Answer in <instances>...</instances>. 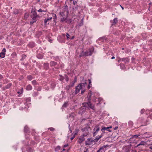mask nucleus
I'll use <instances>...</instances> for the list:
<instances>
[{
  "label": "nucleus",
  "instance_id": "obj_46",
  "mask_svg": "<svg viewBox=\"0 0 152 152\" xmlns=\"http://www.w3.org/2000/svg\"><path fill=\"white\" fill-rule=\"evenodd\" d=\"M74 38V36H72V37L70 38H69V39H71V40H72V39H73Z\"/></svg>",
  "mask_w": 152,
  "mask_h": 152
},
{
  "label": "nucleus",
  "instance_id": "obj_10",
  "mask_svg": "<svg viewBox=\"0 0 152 152\" xmlns=\"http://www.w3.org/2000/svg\"><path fill=\"white\" fill-rule=\"evenodd\" d=\"M103 135V133H102L100 136H98L96 137V138L94 139L93 140L94 142L95 143V142H97L101 138Z\"/></svg>",
  "mask_w": 152,
  "mask_h": 152
},
{
  "label": "nucleus",
  "instance_id": "obj_25",
  "mask_svg": "<svg viewBox=\"0 0 152 152\" xmlns=\"http://www.w3.org/2000/svg\"><path fill=\"white\" fill-rule=\"evenodd\" d=\"M37 57L38 58H39V59H41V58H42L43 56L42 55L40 56V55L39 54H38L37 55Z\"/></svg>",
  "mask_w": 152,
  "mask_h": 152
},
{
  "label": "nucleus",
  "instance_id": "obj_13",
  "mask_svg": "<svg viewBox=\"0 0 152 152\" xmlns=\"http://www.w3.org/2000/svg\"><path fill=\"white\" fill-rule=\"evenodd\" d=\"M102 100V99L101 98H96L95 99V100L94 101V102H96L97 101H98L99 102L97 104H99L100 102H101Z\"/></svg>",
  "mask_w": 152,
  "mask_h": 152
},
{
  "label": "nucleus",
  "instance_id": "obj_54",
  "mask_svg": "<svg viewBox=\"0 0 152 152\" xmlns=\"http://www.w3.org/2000/svg\"><path fill=\"white\" fill-rule=\"evenodd\" d=\"M122 61V60H121V59H120L118 61L119 62L120 61Z\"/></svg>",
  "mask_w": 152,
  "mask_h": 152
},
{
  "label": "nucleus",
  "instance_id": "obj_3",
  "mask_svg": "<svg viewBox=\"0 0 152 152\" xmlns=\"http://www.w3.org/2000/svg\"><path fill=\"white\" fill-rule=\"evenodd\" d=\"M86 84V82L84 83H81L80 84L77 86L76 87V89L75 91V94H77L80 91L81 89L83 88V87H85V86Z\"/></svg>",
  "mask_w": 152,
  "mask_h": 152
},
{
  "label": "nucleus",
  "instance_id": "obj_23",
  "mask_svg": "<svg viewBox=\"0 0 152 152\" xmlns=\"http://www.w3.org/2000/svg\"><path fill=\"white\" fill-rule=\"evenodd\" d=\"M85 87H84L83 86V88L81 89V94H83L85 91Z\"/></svg>",
  "mask_w": 152,
  "mask_h": 152
},
{
  "label": "nucleus",
  "instance_id": "obj_47",
  "mask_svg": "<svg viewBox=\"0 0 152 152\" xmlns=\"http://www.w3.org/2000/svg\"><path fill=\"white\" fill-rule=\"evenodd\" d=\"M26 100L27 101H30V99L29 98H27L26 99Z\"/></svg>",
  "mask_w": 152,
  "mask_h": 152
},
{
  "label": "nucleus",
  "instance_id": "obj_50",
  "mask_svg": "<svg viewBox=\"0 0 152 152\" xmlns=\"http://www.w3.org/2000/svg\"><path fill=\"white\" fill-rule=\"evenodd\" d=\"M77 1H73V4H74V5H75L77 3Z\"/></svg>",
  "mask_w": 152,
  "mask_h": 152
},
{
  "label": "nucleus",
  "instance_id": "obj_27",
  "mask_svg": "<svg viewBox=\"0 0 152 152\" xmlns=\"http://www.w3.org/2000/svg\"><path fill=\"white\" fill-rule=\"evenodd\" d=\"M59 79L60 80H62L64 79V78L63 76L60 75H59Z\"/></svg>",
  "mask_w": 152,
  "mask_h": 152
},
{
  "label": "nucleus",
  "instance_id": "obj_11",
  "mask_svg": "<svg viewBox=\"0 0 152 152\" xmlns=\"http://www.w3.org/2000/svg\"><path fill=\"white\" fill-rule=\"evenodd\" d=\"M121 60H122V61H124L125 63L128 62L129 61V59L128 58H121Z\"/></svg>",
  "mask_w": 152,
  "mask_h": 152
},
{
  "label": "nucleus",
  "instance_id": "obj_58",
  "mask_svg": "<svg viewBox=\"0 0 152 152\" xmlns=\"http://www.w3.org/2000/svg\"><path fill=\"white\" fill-rule=\"evenodd\" d=\"M150 118L152 119V116H151Z\"/></svg>",
  "mask_w": 152,
  "mask_h": 152
},
{
  "label": "nucleus",
  "instance_id": "obj_28",
  "mask_svg": "<svg viewBox=\"0 0 152 152\" xmlns=\"http://www.w3.org/2000/svg\"><path fill=\"white\" fill-rule=\"evenodd\" d=\"M52 16L53 17L55 18V19H54V20H56V15L55 14L53 13L52 14Z\"/></svg>",
  "mask_w": 152,
  "mask_h": 152
},
{
  "label": "nucleus",
  "instance_id": "obj_1",
  "mask_svg": "<svg viewBox=\"0 0 152 152\" xmlns=\"http://www.w3.org/2000/svg\"><path fill=\"white\" fill-rule=\"evenodd\" d=\"M92 95V93L91 92V91H89V92H88V95L87 96V98L88 99V100L89 101V102L86 103H84L83 104V107H85V109L83 110L84 111L85 110L86 108H85V106L87 105L88 106L91 108L93 110L94 109V106L92 105L90 102V100L91 99V96Z\"/></svg>",
  "mask_w": 152,
  "mask_h": 152
},
{
  "label": "nucleus",
  "instance_id": "obj_40",
  "mask_svg": "<svg viewBox=\"0 0 152 152\" xmlns=\"http://www.w3.org/2000/svg\"><path fill=\"white\" fill-rule=\"evenodd\" d=\"M88 81H89V84L90 85H92V84H91V80H89V79L88 80Z\"/></svg>",
  "mask_w": 152,
  "mask_h": 152
},
{
  "label": "nucleus",
  "instance_id": "obj_33",
  "mask_svg": "<svg viewBox=\"0 0 152 152\" xmlns=\"http://www.w3.org/2000/svg\"><path fill=\"white\" fill-rule=\"evenodd\" d=\"M28 129V127L27 126H26L24 127V131L26 132H27V129Z\"/></svg>",
  "mask_w": 152,
  "mask_h": 152
},
{
  "label": "nucleus",
  "instance_id": "obj_43",
  "mask_svg": "<svg viewBox=\"0 0 152 152\" xmlns=\"http://www.w3.org/2000/svg\"><path fill=\"white\" fill-rule=\"evenodd\" d=\"M75 137V135L74 136H73L72 137H71V138H70L71 140H73V139Z\"/></svg>",
  "mask_w": 152,
  "mask_h": 152
},
{
  "label": "nucleus",
  "instance_id": "obj_45",
  "mask_svg": "<svg viewBox=\"0 0 152 152\" xmlns=\"http://www.w3.org/2000/svg\"><path fill=\"white\" fill-rule=\"evenodd\" d=\"M60 149V147L59 146H58L56 147V149Z\"/></svg>",
  "mask_w": 152,
  "mask_h": 152
},
{
  "label": "nucleus",
  "instance_id": "obj_59",
  "mask_svg": "<svg viewBox=\"0 0 152 152\" xmlns=\"http://www.w3.org/2000/svg\"><path fill=\"white\" fill-rule=\"evenodd\" d=\"M38 91H40V90H41V89H40H40L39 88V89H38Z\"/></svg>",
  "mask_w": 152,
  "mask_h": 152
},
{
  "label": "nucleus",
  "instance_id": "obj_61",
  "mask_svg": "<svg viewBox=\"0 0 152 152\" xmlns=\"http://www.w3.org/2000/svg\"><path fill=\"white\" fill-rule=\"evenodd\" d=\"M63 151H64V150H65V149H63Z\"/></svg>",
  "mask_w": 152,
  "mask_h": 152
},
{
  "label": "nucleus",
  "instance_id": "obj_63",
  "mask_svg": "<svg viewBox=\"0 0 152 152\" xmlns=\"http://www.w3.org/2000/svg\"><path fill=\"white\" fill-rule=\"evenodd\" d=\"M49 41H50V42H51V40H49Z\"/></svg>",
  "mask_w": 152,
  "mask_h": 152
},
{
  "label": "nucleus",
  "instance_id": "obj_62",
  "mask_svg": "<svg viewBox=\"0 0 152 152\" xmlns=\"http://www.w3.org/2000/svg\"><path fill=\"white\" fill-rule=\"evenodd\" d=\"M49 41H50V42H51V40H49Z\"/></svg>",
  "mask_w": 152,
  "mask_h": 152
},
{
  "label": "nucleus",
  "instance_id": "obj_37",
  "mask_svg": "<svg viewBox=\"0 0 152 152\" xmlns=\"http://www.w3.org/2000/svg\"><path fill=\"white\" fill-rule=\"evenodd\" d=\"M38 11L39 12H43L44 11V10H43L42 9H39L38 10Z\"/></svg>",
  "mask_w": 152,
  "mask_h": 152
},
{
  "label": "nucleus",
  "instance_id": "obj_24",
  "mask_svg": "<svg viewBox=\"0 0 152 152\" xmlns=\"http://www.w3.org/2000/svg\"><path fill=\"white\" fill-rule=\"evenodd\" d=\"M69 37H70V35H69V34L68 33H66V37L67 38V40H68L69 39V38H69Z\"/></svg>",
  "mask_w": 152,
  "mask_h": 152
},
{
  "label": "nucleus",
  "instance_id": "obj_21",
  "mask_svg": "<svg viewBox=\"0 0 152 152\" xmlns=\"http://www.w3.org/2000/svg\"><path fill=\"white\" fill-rule=\"evenodd\" d=\"M27 151L28 152H34V150L31 148H29L27 150Z\"/></svg>",
  "mask_w": 152,
  "mask_h": 152
},
{
  "label": "nucleus",
  "instance_id": "obj_34",
  "mask_svg": "<svg viewBox=\"0 0 152 152\" xmlns=\"http://www.w3.org/2000/svg\"><path fill=\"white\" fill-rule=\"evenodd\" d=\"M29 16L28 14H26L24 16L25 18H27Z\"/></svg>",
  "mask_w": 152,
  "mask_h": 152
},
{
  "label": "nucleus",
  "instance_id": "obj_57",
  "mask_svg": "<svg viewBox=\"0 0 152 152\" xmlns=\"http://www.w3.org/2000/svg\"><path fill=\"white\" fill-rule=\"evenodd\" d=\"M23 57H25L26 56V55H23Z\"/></svg>",
  "mask_w": 152,
  "mask_h": 152
},
{
  "label": "nucleus",
  "instance_id": "obj_56",
  "mask_svg": "<svg viewBox=\"0 0 152 152\" xmlns=\"http://www.w3.org/2000/svg\"><path fill=\"white\" fill-rule=\"evenodd\" d=\"M121 8H122V10H124V8L123 7H122V6H121Z\"/></svg>",
  "mask_w": 152,
  "mask_h": 152
},
{
  "label": "nucleus",
  "instance_id": "obj_53",
  "mask_svg": "<svg viewBox=\"0 0 152 152\" xmlns=\"http://www.w3.org/2000/svg\"><path fill=\"white\" fill-rule=\"evenodd\" d=\"M115 58V57H114V56H113V57H112V58H111V59H114Z\"/></svg>",
  "mask_w": 152,
  "mask_h": 152
},
{
  "label": "nucleus",
  "instance_id": "obj_30",
  "mask_svg": "<svg viewBox=\"0 0 152 152\" xmlns=\"http://www.w3.org/2000/svg\"><path fill=\"white\" fill-rule=\"evenodd\" d=\"M71 86H70V85H67L66 86V89L68 90L70 88V87H71Z\"/></svg>",
  "mask_w": 152,
  "mask_h": 152
},
{
  "label": "nucleus",
  "instance_id": "obj_19",
  "mask_svg": "<svg viewBox=\"0 0 152 152\" xmlns=\"http://www.w3.org/2000/svg\"><path fill=\"white\" fill-rule=\"evenodd\" d=\"M56 63L55 62L52 61L50 63V65L51 66H54L56 65Z\"/></svg>",
  "mask_w": 152,
  "mask_h": 152
},
{
  "label": "nucleus",
  "instance_id": "obj_12",
  "mask_svg": "<svg viewBox=\"0 0 152 152\" xmlns=\"http://www.w3.org/2000/svg\"><path fill=\"white\" fill-rule=\"evenodd\" d=\"M61 38L60 36H58V40L61 42H65V39H63V40H61Z\"/></svg>",
  "mask_w": 152,
  "mask_h": 152
},
{
  "label": "nucleus",
  "instance_id": "obj_9",
  "mask_svg": "<svg viewBox=\"0 0 152 152\" xmlns=\"http://www.w3.org/2000/svg\"><path fill=\"white\" fill-rule=\"evenodd\" d=\"M6 51V49L5 48H4L3 49L2 52L0 53V57L1 58H3L4 57Z\"/></svg>",
  "mask_w": 152,
  "mask_h": 152
},
{
  "label": "nucleus",
  "instance_id": "obj_31",
  "mask_svg": "<svg viewBox=\"0 0 152 152\" xmlns=\"http://www.w3.org/2000/svg\"><path fill=\"white\" fill-rule=\"evenodd\" d=\"M30 80H31L32 79V78L31 76L29 75L27 77Z\"/></svg>",
  "mask_w": 152,
  "mask_h": 152
},
{
  "label": "nucleus",
  "instance_id": "obj_52",
  "mask_svg": "<svg viewBox=\"0 0 152 152\" xmlns=\"http://www.w3.org/2000/svg\"><path fill=\"white\" fill-rule=\"evenodd\" d=\"M129 124H131L132 125V121H130L129 122Z\"/></svg>",
  "mask_w": 152,
  "mask_h": 152
},
{
  "label": "nucleus",
  "instance_id": "obj_49",
  "mask_svg": "<svg viewBox=\"0 0 152 152\" xmlns=\"http://www.w3.org/2000/svg\"><path fill=\"white\" fill-rule=\"evenodd\" d=\"M66 81L67 82L69 80V78L67 77H66Z\"/></svg>",
  "mask_w": 152,
  "mask_h": 152
},
{
  "label": "nucleus",
  "instance_id": "obj_4",
  "mask_svg": "<svg viewBox=\"0 0 152 152\" xmlns=\"http://www.w3.org/2000/svg\"><path fill=\"white\" fill-rule=\"evenodd\" d=\"M99 129L100 127L99 125H97L94 127L93 129V133L94 136H95L97 134Z\"/></svg>",
  "mask_w": 152,
  "mask_h": 152
},
{
  "label": "nucleus",
  "instance_id": "obj_35",
  "mask_svg": "<svg viewBox=\"0 0 152 152\" xmlns=\"http://www.w3.org/2000/svg\"><path fill=\"white\" fill-rule=\"evenodd\" d=\"M36 81L35 80H34L32 81V83L33 84H35L36 83Z\"/></svg>",
  "mask_w": 152,
  "mask_h": 152
},
{
  "label": "nucleus",
  "instance_id": "obj_18",
  "mask_svg": "<svg viewBox=\"0 0 152 152\" xmlns=\"http://www.w3.org/2000/svg\"><path fill=\"white\" fill-rule=\"evenodd\" d=\"M52 17H50L49 18H47L46 19H45L44 20L45 23H46L48 21L52 19Z\"/></svg>",
  "mask_w": 152,
  "mask_h": 152
},
{
  "label": "nucleus",
  "instance_id": "obj_15",
  "mask_svg": "<svg viewBox=\"0 0 152 152\" xmlns=\"http://www.w3.org/2000/svg\"><path fill=\"white\" fill-rule=\"evenodd\" d=\"M32 88V87L30 85H28L26 87V90L28 91L31 90Z\"/></svg>",
  "mask_w": 152,
  "mask_h": 152
},
{
  "label": "nucleus",
  "instance_id": "obj_17",
  "mask_svg": "<svg viewBox=\"0 0 152 152\" xmlns=\"http://www.w3.org/2000/svg\"><path fill=\"white\" fill-rule=\"evenodd\" d=\"M44 66L46 69H47L49 67V64L48 63H45L44 64Z\"/></svg>",
  "mask_w": 152,
  "mask_h": 152
},
{
  "label": "nucleus",
  "instance_id": "obj_14",
  "mask_svg": "<svg viewBox=\"0 0 152 152\" xmlns=\"http://www.w3.org/2000/svg\"><path fill=\"white\" fill-rule=\"evenodd\" d=\"M85 140V139L83 137H80L79 138L78 140V142L80 143H81L82 142Z\"/></svg>",
  "mask_w": 152,
  "mask_h": 152
},
{
  "label": "nucleus",
  "instance_id": "obj_64",
  "mask_svg": "<svg viewBox=\"0 0 152 152\" xmlns=\"http://www.w3.org/2000/svg\"><path fill=\"white\" fill-rule=\"evenodd\" d=\"M84 152H87V151H85Z\"/></svg>",
  "mask_w": 152,
  "mask_h": 152
},
{
  "label": "nucleus",
  "instance_id": "obj_6",
  "mask_svg": "<svg viewBox=\"0 0 152 152\" xmlns=\"http://www.w3.org/2000/svg\"><path fill=\"white\" fill-rule=\"evenodd\" d=\"M32 15H31V17L32 19L34 20V21L33 22L31 21L30 23L33 24L34 22H35L37 20V15L35 11L32 12Z\"/></svg>",
  "mask_w": 152,
  "mask_h": 152
},
{
  "label": "nucleus",
  "instance_id": "obj_51",
  "mask_svg": "<svg viewBox=\"0 0 152 152\" xmlns=\"http://www.w3.org/2000/svg\"><path fill=\"white\" fill-rule=\"evenodd\" d=\"M65 20V18H63V19L61 20H62V21H64V20Z\"/></svg>",
  "mask_w": 152,
  "mask_h": 152
},
{
  "label": "nucleus",
  "instance_id": "obj_29",
  "mask_svg": "<svg viewBox=\"0 0 152 152\" xmlns=\"http://www.w3.org/2000/svg\"><path fill=\"white\" fill-rule=\"evenodd\" d=\"M75 82H75L73 81L72 82V83L70 84V86L71 87L73 86L74 85V84Z\"/></svg>",
  "mask_w": 152,
  "mask_h": 152
},
{
  "label": "nucleus",
  "instance_id": "obj_55",
  "mask_svg": "<svg viewBox=\"0 0 152 152\" xmlns=\"http://www.w3.org/2000/svg\"><path fill=\"white\" fill-rule=\"evenodd\" d=\"M150 148L152 150V146H151L150 147Z\"/></svg>",
  "mask_w": 152,
  "mask_h": 152
},
{
  "label": "nucleus",
  "instance_id": "obj_38",
  "mask_svg": "<svg viewBox=\"0 0 152 152\" xmlns=\"http://www.w3.org/2000/svg\"><path fill=\"white\" fill-rule=\"evenodd\" d=\"M139 135H134L133 136V137H137L139 136Z\"/></svg>",
  "mask_w": 152,
  "mask_h": 152
},
{
  "label": "nucleus",
  "instance_id": "obj_7",
  "mask_svg": "<svg viewBox=\"0 0 152 152\" xmlns=\"http://www.w3.org/2000/svg\"><path fill=\"white\" fill-rule=\"evenodd\" d=\"M85 144L86 145H90L95 144V143L93 139L88 138L86 141Z\"/></svg>",
  "mask_w": 152,
  "mask_h": 152
},
{
  "label": "nucleus",
  "instance_id": "obj_20",
  "mask_svg": "<svg viewBox=\"0 0 152 152\" xmlns=\"http://www.w3.org/2000/svg\"><path fill=\"white\" fill-rule=\"evenodd\" d=\"M105 146H103L102 147L100 148V149H99L96 152H100V151L102 150L103 151L104 148H105Z\"/></svg>",
  "mask_w": 152,
  "mask_h": 152
},
{
  "label": "nucleus",
  "instance_id": "obj_39",
  "mask_svg": "<svg viewBox=\"0 0 152 152\" xmlns=\"http://www.w3.org/2000/svg\"><path fill=\"white\" fill-rule=\"evenodd\" d=\"M91 86H92V85H90L89 84V85L88 86V89H89L91 87Z\"/></svg>",
  "mask_w": 152,
  "mask_h": 152
},
{
  "label": "nucleus",
  "instance_id": "obj_22",
  "mask_svg": "<svg viewBox=\"0 0 152 152\" xmlns=\"http://www.w3.org/2000/svg\"><path fill=\"white\" fill-rule=\"evenodd\" d=\"M118 22V20H117V18H115L114 19H113V23H114V24H115L117 22Z\"/></svg>",
  "mask_w": 152,
  "mask_h": 152
},
{
  "label": "nucleus",
  "instance_id": "obj_44",
  "mask_svg": "<svg viewBox=\"0 0 152 152\" xmlns=\"http://www.w3.org/2000/svg\"><path fill=\"white\" fill-rule=\"evenodd\" d=\"M118 128V127L117 126H116L114 128V129L115 130L117 129Z\"/></svg>",
  "mask_w": 152,
  "mask_h": 152
},
{
  "label": "nucleus",
  "instance_id": "obj_26",
  "mask_svg": "<svg viewBox=\"0 0 152 152\" xmlns=\"http://www.w3.org/2000/svg\"><path fill=\"white\" fill-rule=\"evenodd\" d=\"M23 88H21V91H18V94H21L23 93Z\"/></svg>",
  "mask_w": 152,
  "mask_h": 152
},
{
  "label": "nucleus",
  "instance_id": "obj_41",
  "mask_svg": "<svg viewBox=\"0 0 152 152\" xmlns=\"http://www.w3.org/2000/svg\"><path fill=\"white\" fill-rule=\"evenodd\" d=\"M144 110L142 109L141 110V113H143L144 112Z\"/></svg>",
  "mask_w": 152,
  "mask_h": 152
},
{
  "label": "nucleus",
  "instance_id": "obj_48",
  "mask_svg": "<svg viewBox=\"0 0 152 152\" xmlns=\"http://www.w3.org/2000/svg\"><path fill=\"white\" fill-rule=\"evenodd\" d=\"M3 78V76L0 75V79L1 80Z\"/></svg>",
  "mask_w": 152,
  "mask_h": 152
},
{
  "label": "nucleus",
  "instance_id": "obj_5",
  "mask_svg": "<svg viewBox=\"0 0 152 152\" xmlns=\"http://www.w3.org/2000/svg\"><path fill=\"white\" fill-rule=\"evenodd\" d=\"M60 13L61 16L64 17L65 16H65L67 18L69 13V11L68 10L67 6L66 5L65 6L64 12H60Z\"/></svg>",
  "mask_w": 152,
  "mask_h": 152
},
{
  "label": "nucleus",
  "instance_id": "obj_42",
  "mask_svg": "<svg viewBox=\"0 0 152 152\" xmlns=\"http://www.w3.org/2000/svg\"><path fill=\"white\" fill-rule=\"evenodd\" d=\"M68 145V144H65V145H64V148H66V147H67Z\"/></svg>",
  "mask_w": 152,
  "mask_h": 152
},
{
  "label": "nucleus",
  "instance_id": "obj_2",
  "mask_svg": "<svg viewBox=\"0 0 152 152\" xmlns=\"http://www.w3.org/2000/svg\"><path fill=\"white\" fill-rule=\"evenodd\" d=\"M94 50L93 48H89L88 50L86 52L82 51L80 55V57L83 56H88L92 55Z\"/></svg>",
  "mask_w": 152,
  "mask_h": 152
},
{
  "label": "nucleus",
  "instance_id": "obj_32",
  "mask_svg": "<svg viewBox=\"0 0 152 152\" xmlns=\"http://www.w3.org/2000/svg\"><path fill=\"white\" fill-rule=\"evenodd\" d=\"M67 106V103L66 102H65L63 105V107H66Z\"/></svg>",
  "mask_w": 152,
  "mask_h": 152
},
{
  "label": "nucleus",
  "instance_id": "obj_60",
  "mask_svg": "<svg viewBox=\"0 0 152 152\" xmlns=\"http://www.w3.org/2000/svg\"><path fill=\"white\" fill-rule=\"evenodd\" d=\"M76 80V77H75V80Z\"/></svg>",
  "mask_w": 152,
  "mask_h": 152
},
{
  "label": "nucleus",
  "instance_id": "obj_36",
  "mask_svg": "<svg viewBox=\"0 0 152 152\" xmlns=\"http://www.w3.org/2000/svg\"><path fill=\"white\" fill-rule=\"evenodd\" d=\"M50 131H53L54 130V129L53 128H50L49 129Z\"/></svg>",
  "mask_w": 152,
  "mask_h": 152
},
{
  "label": "nucleus",
  "instance_id": "obj_16",
  "mask_svg": "<svg viewBox=\"0 0 152 152\" xmlns=\"http://www.w3.org/2000/svg\"><path fill=\"white\" fill-rule=\"evenodd\" d=\"M146 142L144 141H141L140 143L137 145V146H138L140 145H145L146 144Z\"/></svg>",
  "mask_w": 152,
  "mask_h": 152
},
{
  "label": "nucleus",
  "instance_id": "obj_8",
  "mask_svg": "<svg viewBox=\"0 0 152 152\" xmlns=\"http://www.w3.org/2000/svg\"><path fill=\"white\" fill-rule=\"evenodd\" d=\"M112 128L111 126L107 127H102L101 129V130L102 131V133H103V134H104V131L106 130H107L108 131L110 132H111V130L110 129H109L111 128Z\"/></svg>",
  "mask_w": 152,
  "mask_h": 152
}]
</instances>
